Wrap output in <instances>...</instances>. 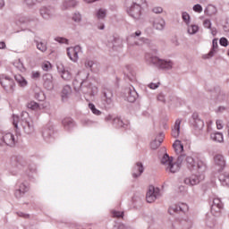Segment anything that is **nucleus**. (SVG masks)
Segmentation results:
<instances>
[{
  "mask_svg": "<svg viewBox=\"0 0 229 229\" xmlns=\"http://www.w3.org/2000/svg\"><path fill=\"white\" fill-rule=\"evenodd\" d=\"M161 164L166 173H178L180 165L184 164L190 171H198V173H205L207 171V164L201 160H198L192 156H179L177 161H174L173 157L165 154L161 159Z\"/></svg>",
  "mask_w": 229,
  "mask_h": 229,
  "instance_id": "1",
  "label": "nucleus"
},
{
  "mask_svg": "<svg viewBox=\"0 0 229 229\" xmlns=\"http://www.w3.org/2000/svg\"><path fill=\"white\" fill-rule=\"evenodd\" d=\"M13 124L18 131H23L26 135L35 133V123L28 112H22L21 118L18 115H13Z\"/></svg>",
  "mask_w": 229,
  "mask_h": 229,
  "instance_id": "2",
  "label": "nucleus"
},
{
  "mask_svg": "<svg viewBox=\"0 0 229 229\" xmlns=\"http://www.w3.org/2000/svg\"><path fill=\"white\" fill-rule=\"evenodd\" d=\"M145 60H147L148 64H153V65L159 67V69H164L165 71H171L174 65V63L170 59H160L148 53L145 55Z\"/></svg>",
  "mask_w": 229,
  "mask_h": 229,
  "instance_id": "3",
  "label": "nucleus"
},
{
  "mask_svg": "<svg viewBox=\"0 0 229 229\" xmlns=\"http://www.w3.org/2000/svg\"><path fill=\"white\" fill-rule=\"evenodd\" d=\"M140 35H142V32L140 30H137L135 33H132L127 37V46L129 51H131L135 46H144V44L151 47V40L145 38H137L138 37H140Z\"/></svg>",
  "mask_w": 229,
  "mask_h": 229,
  "instance_id": "4",
  "label": "nucleus"
},
{
  "mask_svg": "<svg viewBox=\"0 0 229 229\" xmlns=\"http://www.w3.org/2000/svg\"><path fill=\"white\" fill-rule=\"evenodd\" d=\"M87 78H89V72L85 71L79 72L77 73L75 80L72 82L74 90H76V92H80L81 90L84 94H89V91H86L85 89H83V87H82Z\"/></svg>",
  "mask_w": 229,
  "mask_h": 229,
  "instance_id": "5",
  "label": "nucleus"
},
{
  "mask_svg": "<svg viewBox=\"0 0 229 229\" xmlns=\"http://www.w3.org/2000/svg\"><path fill=\"white\" fill-rule=\"evenodd\" d=\"M4 144L13 148L17 144V137L12 132H3V131H0V146H4Z\"/></svg>",
  "mask_w": 229,
  "mask_h": 229,
  "instance_id": "6",
  "label": "nucleus"
},
{
  "mask_svg": "<svg viewBox=\"0 0 229 229\" xmlns=\"http://www.w3.org/2000/svg\"><path fill=\"white\" fill-rule=\"evenodd\" d=\"M114 103V93L110 89H105L103 91L100 105L103 108H110Z\"/></svg>",
  "mask_w": 229,
  "mask_h": 229,
  "instance_id": "7",
  "label": "nucleus"
},
{
  "mask_svg": "<svg viewBox=\"0 0 229 229\" xmlns=\"http://www.w3.org/2000/svg\"><path fill=\"white\" fill-rule=\"evenodd\" d=\"M80 53H82L81 47L75 46L67 48V55L72 62L76 64L80 60Z\"/></svg>",
  "mask_w": 229,
  "mask_h": 229,
  "instance_id": "8",
  "label": "nucleus"
},
{
  "mask_svg": "<svg viewBox=\"0 0 229 229\" xmlns=\"http://www.w3.org/2000/svg\"><path fill=\"white\" fill-rule=\"evenodd\" d=\"M202 180H205V175H203V173L186 177L183 183H185V185H189L190 187H194V185H198L200 182H202Z\"/></svg>",
  "mask_w": 229,
  "mask_h": 229,
  "instance_id": "9",
  "label": "nucleus"
},
{
  "mask_svg": "<svg viewBox=\"0 0 229 229\" xmlns=\"http://www.w3.org/2000/svg\"><path fill=\"white\" fill-rule=\"evenodd\" d=\"M158 198H160V189L149 186L146 195L148 203H153Z\"/></svg>",
  "mask_w": 229,
  "mask_h": 229,
  "instance_id": "10",
  "label": "nucleus"
},
{
  "mask_svg": "<svg viewBox=\"0 0 229 229\" xmlns=\"http://www.w3.org/2000/svg\"><path fill=\"white\" fill-rule=\"evenodd\" d=\"M28 191H30L28 183L19 181L15 186L14 196L15 198H22L24 193L28 192Z\"/></svg>",
  "mask_w": 229,
  "mask_h": 229,
  "instance_id": "11",
  "label": "nucleus"
},
{
  "mask_svg": "<svg viewBox=\"0 0 229 229\" xmlns=\"http://www.w3.org/2000/svg\"><path fill=\"white\" fill-rule=\"evenodd\" d=\"M142 7L139 5H131L127 9V13L130 15V17H132V19H135L136 21H139L140 19V16L142 15Z\"/></svg>",
  "mask_w": 229,
  "mask_h": 229,
  "instance_id": "12",
  "label": "nucleus"
},
{
  "mask_svg": "<svg viewBox=\"0 0 229 229\" xmlns=\"http://www.w3.org/2000/svg\"><path fill=\"white\" fill-rule=\"evenodd\" d=\"M0 83L4 90H7L8 92H13L15 87V82L13 81V79H11L9 77L2 78L0 80Z\"/></svg>",
  "mask_w": 229,
  "mask_h": 229,
  "instance_id": "13",
  "label": "nucleus"
},
{
  "mask_svg": "<svg viewBox=\"0 0 229 229\" xmlns=\"http://www.w3.org/2000/svg\"><path fill=\"white\" fill-rule=\"evenodd\" d=\"M125 99L129 101V103H135L137 98H139V94L132 88H127L124 91Z\"/></svg>",
  "mask_w": 229,
  "mask_h": 229,
  "instance_id": "14",
  "label": "nucleus"
},
{
  "mask_svg": "<svg viewBox=\"0 0 229 229\" xmlns=\"http://www.w3.org/2000/svg\"><path fill=\"white\" fill-rule=\"evenodd\" d=\"M215 165L218 167L219 171H222L224 167H226V159L222 154H216L214 157Z\"/></svg>",
  "mask_w": 229,
  "mask_h": 229,
  "instance_id": "15",
  "label": "nucleus"
},
{
  "mask_svg": "<svg viewBox=\"0 0 229 229\" xmlns=\"http://www.w3.org/2000/svg\"><path fill=\"white\" fill-rule=\"evenodd\" d=\"M44 87L47 90H53L55 89V82L53 81V75L47 73L43 75Z\"/></svg>",
  "mask_w": 229,
  "mask_h": 229,
  "instance_id": "16",
  "label": "nucleus"
},
{
  "mask_svg": "<svg viewBox=\"0 0 229 229\" xmlns=\"http://www.w3.org/2000/svg\"><path fill=\"white\" fill-rule=\"evenodd\" d=\"M187 204H179V205H174L168 208V213L170 216H174V214H176V212H185V210H188Z\"/></svg>",
  "mask_w": 229,
  "mask_h": 229,
  "instance_id": "17",
  "label": "nucleus"
},
{
  "mask_svg": "<svg viewBox=\"0 0 229 229\" xmlns=\"http://www.w3.org/2000/svg\"><path fill=\"white\" fill-rule=\"evenodd\" d=\"M57 71L61 74V78L65 81H71L72 80V74L71 72L65 70L63 65L57 66Z\"/></svg>",
  "mask_w": 229,
  "mask_h": 229,
  "instance_id": "18",
  "label": "nucleus"
},
{
  "mask_svg": "<svg viewBox=\"0 0 229 229\" xmlns=\"http://www.w3.org/2000/svg\"><path fill=\"white\" fill-rule=\"evenodd\" d=\"M223 208V201H221V199L215 198L213 199V204L211 206V212L213 214H216L218 212H221V209Z\"/></svg>",
  "mask_w": 229,
  "mask_h": 229,
  "instance_id": "19",
  "label": "nucleus"
},
{
  "mask_svg": "<svg viewBox=\"0 0 229 229\" xmlns=\"http://www.w3.org/2000/svg\"><path fill=\"white\" fill-rule=\"evenodd\" d=\"M40 15L43 19H51L55 15V8L53 7H43L40 9Z\"/></svg>",
  "mask_w": 229,
  "mask_h": 229,
  "instance_id": "20",
  "label": "nucleus"
},
{
  "mask_svg": "<svg viewBox=\"0 0 229 229\" xmlns=\"http://www.w3.org/2000/svg\"><path fill=\"white\" fill-rule=\"evenodd\" d=\"M193 126L197 128V130H203V126H205V123L201 118H199V114L198 113H193Z\"/></svg>",
  "mask_w": 229,
  "mask_h": 229,
  "instance_id": "21",
  "label": "nucleus"
},
{
  "mask_svg": "<svg viewBox=\"0 0 229 229\" xmlns=\"http://www.w3.org/2000/svg\"><path fill=\"white\" fill-rule=\"evenodd\" d=\"M219 47V45L217 44V38H214L212 41V48L209 51L208 54L203 55L204 59H208V58H212V56H214V55H216V53H217V47Z\"/></svg>",
  "mask_w": 229,
  "mask_h": 229,
  "instance_id": "22",
  "label": "nucleus"
},
{
  "mask_svg": "<svg viewBox=\"0 0 229 229\" xmlns=\"http://www.w3.org/2000/svg\"><path fill=\"white\" fill-rule=\"evenodd\" d=\"M164 133L160 132L157 139L150 143L151 149H158V148H160V144L164 142Z\"/></svg>",
  "mask_w": 229,
  "mask_h": 229,
  "instance_id": "23",
  "label": "nucleus"
},
{
  "mask_svg": "<svg viewBox=\"0 0 229 229\" xmlns=\"http://www.w3.org/2000/svg\"><path fill=\"white\" fill-rule=\"evenodd\" d=\"M71 94H72V89L71 88V86L69 85L64 86L63 88L62 94H61L63 101L69 99V98H71Z\"/></svg>",
  "mask_w": 229,
  "mask_h": 229,
  "instance_id": "24",
  "label": "nucleus"
},
{
  "mask_svg": "<svg viewBox=\"0 0 229 229\" xmlns=\"http://www.w3.org/2000/svg\"><path fill=\"white\" fill-rule=\"evenodd\" d=\"M26 160L22 158L21 157L16 158V165L15 167L17 171H25L26 170Z\"/></svg>",
  "mask_w": 229,
  "mask_h": 229,
  "instance_id": "25",
  "label": "nucleus"
},
{
  "mask_svg": "<svg viewBox=\"0 0 229 229\" xmlns=\"http://www.w3.org/2000/svg\"><path fill=\"white\" fill-rule=\"evenodd\" d=\"M124 74L129 78L130 81H136L135 72L131 70V66L126 65L124 69Z\"/></svg>",
  "mask_w": 229,
  "mask_h": 229,
  "instance_id": "26",
  "label": "nucleus"
},
{
  "mask_svg": "<svg viewBox=\"0 0 229 229\" xmlns=\"http://www.w3.org/2000/svg\"><path fill=\"white\" fill-rule=\"evenodd\" d=\"M142 173H144V166L142 165V163L138 162L134 167L132 176L133 178H139Z\"/></svg>",
  "mask_w": 229,
  "mask_h": 229,
  "instance_id": "27",
  "label": "nucleus"
},
{
  "mask_svg": "<svg viewBox=\"0 0 229 229\" xmlns=\"http://www.w3.org/2000/svg\"><path fill=\"white\" fill-rule=\"evenodd\" d=\"M210 139L211 140H213L214 142H224L225 141V137L223 136V134L219 131H215L212 132L210 134Z\"/></svg>",
  "mask_w": 229,
  "mask_h": 229,
  "instance_id": "28",
  "label": "nucleus"
},
{
  "mask_svg": "<svg viewBox=\"0 0 229 229\" xmlns=\"http://www.w3.org/2000/svg\"><path fill=\"white\" fill-rule=\"evenodd\" d=\"M165 26V21L162 18H156L153 21L155 30H162Z\"/></svg>",
  "mask_w": 229,
  "mask_h": 229,
  "instance_id": "29",
  "label": "nucleus"
},
{
  "mask_svg": "<svg viewBox=\"0 0 229 229\" xmlns=\"http://www.w3.org/2000/svg\"><path fill=\"white\" fill-rule=\"evenodd\" d=\"M180 124H182V120L178 119L175 121L174 128L172 129V136H174V139L180 136Z\"/></svg>",
  "mask_w": 229,
  "mask_h": 229,
  "instance_id": "30",
  "label": "nucleus"
},
{
  "mask_svg": "<svg viewBox=\"0 0 229 229\" xmlns=\"http://www.w3.org/2000/svg\"><path fill=\"white\" fill-rule=\"evenodd\" d=\"M63 125L65 130H72V128L76 126V123H74V120H72V118H64L63 120Z\"/></svg>",
  "mask_w": 229,
  "mask_h": 229,
  "instance_id": "31",
  "label": "nucleus"
},
{
  "mask_svg": "<svg viewBox=\"0 0 229 229\" xmlns=\"http://www.w3.org/2000/svg\"><path fill=\"white\" fill-rule=\"evenodd\" d=\"M219 182H221L222 185H227L229 187V173L225 172L223 174H220L218 176Z\"/></svg>",
  "mask_w": 229,
  "mask_h": 229,
  "instance_id": "32",
  "label": "nucleus"
},
{
  "mask_svg": "<svg viewBox=\"0 0 229 229\" xmlns=\"http://www.w3.org/2000/svg\"><path fill=\"white\" fill-rule=\"evenodd\" d=\"M51 135H53V128H45L43 130V139H45L47 142H51Z\"/></svg>",
  "mask_w": 229,
  "mask_h": 229,
  "instance_id": "33",
  "label": "nucleus"
},
{
  "mask_svg": "<svg viewBox=\"0 0 229 229\" xmlns=\"http://www.w3.org/2000/svg\"><path fill=\"white\" fill-rule=\"evenodd\" d=\"M187 26V32L189 35H196L198 31H199V27L196 24H188Z\"/></svg>",
  "mask_w": 229,
  "mask_h": 229,
  "instance_id": "34",
  "label": "nucleus"
},
{
  "mask_svg": "<svg viewBox=\"0 0 229 229\" xmlns=\"http://www.w3.org/2000/svg\"><path fill=\"white\" fill-rule=\"evenodd\" d=\"M174 149L177 155H180V153L183 152V144H182V141L175 140L174 143Z\"/></svg>",
  "mask_w": 229,
  "mask_h": 229,
  "instance_id": "35",
  "label": "nucleus"
},
{
  "mask_svg": "<svg viewBox=\"0 0 229 229\" xmlns=\"http://www.w3.org/2000/svg\"><path fill=\"white\" fill-rule=\"evenodd\" d=\"M226 93H225V91L218 90V92L216 95V103H223V101H226Z\"/></svg>",
  "mask_w": 229,
  "mask_h": 229,
  "instance_id": "36",
  "label": "nucleus"
},
{
  "mask_svg": "<svg viewBox=\"0 0 229 229\" xmlns=\"http://www.w3.org/2000/svg\"><path fill=\"white\" fill-rule=\"evenodd\" d=\"M205 13L212 17V15H216L217 13V8L216 6L209 4L205 10Z\"/></svg>",
  "mask_w": 229,
  "mask_h": 229,
  "instance_id": "37",
  "label": "nucleus"
},
{
  "mask_svg": "<svg viewBox=\"0 0 229 229\" xmlns=\"http://www.w3.org/2000/svg\"><path fill=\"white\" fill-rule=\"evenodd\" d=\"M180 225L184 229H189L192 226V222L189 219V217H185L184 219L180 220Z\"/></svg>",
  "mask_w": 229,
  "mask_h": 229,
  "instance_id": "38",
  "label": "nucleus"
},
{
  "mask_svg": "<svg viewBox=\"0 0 229 229\" xmlns=\"http://www.w3.org/2000/svg\"><path fill=\"white\" fill-rule=\"evenodd\" d=\"M37 44V49H38V51H41V53H46L47 51V43L46 42H36Z\"/></svg>",
  "mask_w": 229,
  "mask_h": 229,
  "instance_id": "39",
  "label": "nucleus"
},
{
  "mask_svg": "<svg viewBox=\"0 0 229 229\" xmlns=\"http://www.w3.org/2000/svg\"><path fill=\"white\" fill-rule=\"evenodd\" d=\"M27 108H30V110H40V105H38V103L31 100L30 102L27 103Z\"/></svg>",
  "mask_w": 229,
  "mask_h": 229,
  "instance_id": "40",
  "label": "nucleus"
},
{
  "mask_svg": "<svg viewBox=\"0 0 229 229\" xmlns=\"http://www.w3.org/2000/svg\"><path fill=\"white\" fill-rule=\"evenodd\" d=\"M14 78H15L17 83H19L20 87H26V85H28V81L21 75H15Z\"/></svg>",
  "mask_w": 229,
  "mask_h": 229,
  "instance_id": "41",
  "label": "nucleus"
},
{
  "mask_svg": "<svg viewBox=\"0 0 229 229\" xmlns=\"http://www.w3.org/2000/svg\"><path fill=\"white\" fill-rule=\"evenodd\" d=\"M113 124H117L118 128H128V124H124L121 118H114Z\"/></svg>",
  "mask_w": 229,
  "mask_h": 229,
  "instance_id": "42",
  "label": "nucleus"
},
{
  "mask_svg": "<svg viewBox=\"0 0 229 229\" xmlns=\"http://www.w3.org/2000/svg\"><path fill=\"white\" fill-rule=\"evenodd\" d=\"M96 17L97 19H105V17H106V9L100 8L97 11L96 13Z\"/></svg>",
  "mask_w": 229,
  "mask_h": 229,
  "instance_id": "43",
  "label": "nucleus"
},
{
  "mask_svg": "<svg viewBox=\"0 0 229 229\" xmlns=\"http://www.w3.org/2000/svg\"><path fill=\"white\" fill-rule=\"evenodd\" d=\"M182 19L186 25L191 24V15L187 12L182 13Z\"/></svg>",
  "mask_w": 229,
  "mask_h": 229,
  "instance_id": "44",
  "label": "nucleus"
},
{
  "mask_svg": "<svg viewBox=\"0 0 229 229\" xmlns=\"http://www.w3.org/2000/svg\"><path fill=\"white\" fill-rule=\"evenodd\" d=\"M89 110H91L92 114H94L95 115H101V111H99V109L96 108V106L94 104L89 103Z\"/></svg>",
  "mask_w": 229,
  "mask_h": 229,
  "instance_id": "45",
  "label": "nucleus"
},
{
  "mask_svg": "<svg viewBox=\"0 0 229 229\" xmlns=\"http://www.w3.org/2000/svg\"><path fill=\"white\" fill-rule=\"evenodd\" d=\"M76 4H78V2H76V0H69V1H65L64 3V8L74 7V6H76Z\"/></svg>",
  "mask_w": 229,
  "mask_h": 229,
  "instance_id": "46",
  "label": "nucleus"
},
{
  "mask_svg": "<svg viewBox=\"0 0 229 229\" xmlns=\"http://www.w3.org/2000/svg\"><path fill=\"white\" fill-rule=\"evenodd\" d=\"M72 19L74 22H81V14L80 13H75Z\"/></svg>",
  "mask_w": 229,
  "mask_h": 229,
  "instance_id": "47",
  "label": "nucleus"
},
{
  "mask_svg": "<svg viewBox=\"0 0 229 229\" xmlns=\"http://www.w3.org/2000/svg\"><path fill=\"white\" fill-rule=\"evenodd\" d=\"M84 65L86 69H92V67L94 66V61L86 59L84 62Z\"/></svg>",
  "mask_w": 229,
  "mask_h": 229,
  "instance_id": "48",
  "label": "nucleus"
},
{
  "mask_svg": "<svg viewBox=\"0 0 229 229\" xmlns=\"http://www.w3.org/2000/svg\"><path fill=\"white\" fill-rule=\"evenodd\" d=\"M14 67L18 69L19 71H22L24 69V64L21 62V60H18L13 63Z\"/></svg>",
  "mask_w": 229,
  "mask_h": 229,
  "instance_id": "49",
  "label": "nucleus"
},
{
  "mask_svg": "<svg viewBox=\"0 0 229 229\" xmlns=\"http://www.w3.org/2000/svg\"><path fill=\"white\" fill-rule=\"evenodd\" d=\"M51 68H52L51 63L49 62L43 63L42 64L43 71H51Z\"/></svg>",
  "mask_w": 229,
  "mask_h": 229,
  "instance_id": "50",
  "label": "nucleus"
},
{
  "mask_svg": "<svg viewBox=\"0 0 229 229\" xmlns=\"http://www.w3.org/2000/svg\"><path fill=\"white\" fill-rule=\"evenodd\" d=\"M203 26H204V28L210 30L212 28V21H210V20H208V19H206L203 21Z\"/></svg>",
  "mask_w": 229,
  "mask_h": 229,
  "instance_id": "51",
  "label": "nucleus"
},
{
  "mask_svg": "<svg viewBox=\"0 0 229 229\" xmlns=\"http://www.w3.org/2000/svg\"><path fill=\"white\" fill-rule=\"evenodd\" d=\"M193 11L197 13H201V12H203V7L201 6V4H197L193 6Z\"/></svg>",
  "mask_w": 229,
  "mask_h": 229,
  "instance_id": "52",
  "label": "nucleus"
},
{
  "mask_svg": "<svg viewBox=\"0 0 229 229\" xmlns=\"http://www.w3.org/2000/svg\"><path fill=\"white\" fill-rule=\"evenodd\" d=\"M55 41L59 42V44H69V39L65 38H55Z\"/></svg>",
  "mask_w": 229,
  "mask_h": 229,
  "instance_id": "53",
  "label": "nucleus"
},
{
  "mask_svg": "<svg viewBox=\"0 0 229 229\" xmlns=\"http://www.w3.org/2000/svg\"><path fill=\"white\" fill-rule=\"evenodd\" d=\"M141 4H144V0H131L132 6H141Z\"/></svg>",
  "mask_w": 229,
  "mask_h": 229,
  "instance_id": "54",
  "label": "nucleus"
},
{
  "mask_svg": "<svg viewBox=\"0 0 229 229\" xmlns=\"http://www.w3.org/2000/svg\"><path fill=\"white\" fill-rule=\"evenodd\" d=\"M112 216H113V217H123V216H124V213L120 212V211L113 210L112 211Z\"/></svg>",
  "mask_w": 229,
  "mask_h": 229,
  "instance_id": "55",
  "label": "nucleus"
},
{
  "mask_svg": "<svg viewBox=\"0 0 229 229\" xmlns=\"http://www.w3.org/2000/svg\"><path fill=\"white\" fill-rule=\"evenodd\" d=\"M148 89L155 90V89H158V87H160V83L159 82H157V83L151 82L148 85Z\"/></svg>",
  "mask_w": 229,
  "mask_h": 229,
  "instance_id": "56",
  "label": "nucleus"
},
{
  "mask_svg": "<svg viewBox=\"0 0 229 229\" xmlns=\"http://www.w3.org/2000/svg\"><path fill=\"white\" fill-rule=\"evenodd\" d=\"M216 128L217 130H223L225 123H223V120H216Z\"/></svg>",
  "mask_w": 229,
  "mask_h": 229,
  "instance_id": "57",
  "label": "nucleus"
},
{
  "mask_svg": "<svg viewBox=\"0 0 229 229\" xmlns=\"http://www.w3.org/2000/svg\"><path fill=\"white\" fill-rule=\"evenodd\" d=\"M220 46L226 47V46H228V39H226V38H220Z\"/></svg>",
  "mask_w": 229,
  "mask_h": 229,
  "instance_id": "58",
  "label": "nucleus"
},
{
  "mask_svg": "<svg viewBox=\"0 0 229 229\" xmlns=\"http://www.w3.org/2000/svg\"><path fill=\"white\" fill-rule=\"evenodd\" d=\"M31 78L33 80H38L40 78V72H32Z\"/></svg>",
  "mask_w": 229,
  "mask_h": 229,
  "instance_id": "59",
  "label": "nucleus"
},
{
  "mask_svg": "<svg viewBox=\"0 0 229 229\" xmlns=\"http://www.w3.org/2000/svg\"><path fill=\"white\" fill-rule=\"evenodd\" d=\"M152 12L154 13H162L164 12V9H162V7H154L152 9Z\"/></svg>",
  "mask_w": 229,
  "mask_h": 229,
  "instance_id": "60",
  "label": "nucleus"
},
{
  "mask_svg": "<svg viewBox=\"0 0 229 229\" xmlns=\"http://www.w3.org/2000/svg\"><path fill=\"white\" fill-rule=\"evenodd\" d=\"M157 101H161V103H165V96L164 94H158L157 95Z\"/></svg>",
  "mask_w": 229,
  "mask_h": 229,
  "instance_id": "61",
  "label": "nucleus"
},
{
  "mask_svg": "<svg viewBox=\"0 0 229 229\" xmlns=\"http://www.w3.org/2000/svg\"><path fill=\"white\" fill-rule=\"evenodd\" d=\"M17 216H19V217H23L24 219H28V217H30V215L23 212H18Z\"/></svg>",
  "mask_w": 229,
  "mask_h": 229,
  "instance_id": "62",
  "label": "nucleus"
},
{
  "mask_svg": "<svg viewBox=\"0 0 229 229\" xmlns=\"http://www.w3.org/2000/svg\"><path fill=\"white\" fill-rule=\"evenodd\" d=\"M226 110V107L221 106H218L217 109H216V113L217 114H223V112H225Z\"/></svg>",
  "mask_w": 229,
  "mask_h": 229,
  "instance_id": "63",
  "label": "nucleus"
},
{
  "mask_svg": "<svg viewBox=\"0 0 229 229\" xmlns=\"http://www.w3.org/2000/svg\"><path fill=\"white\" fill-rule=\"evenodd\" d=\"M172 42H173L174 46H175V47L180 46V40L178 39V38H174L172 39Z\"/></svg>",
  "mask_w": 229,
  "mask_h": 229,
  "instance_id": "64",
  "label": "nucleus"
}]
</instances>
